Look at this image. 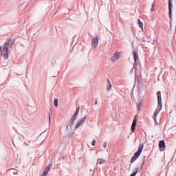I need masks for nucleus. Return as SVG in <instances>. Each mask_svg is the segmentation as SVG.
<instances>
[{"mask_svg":"<svg viewBox=\"0 0 176 176\" xmlns=\"http://www.w3.org/2000/svg\"><path fill=\"white\" fill-rule=\"evenodd\" d=\"M142 149H144V144H141L139 145L138 151L134 153L133 157L131 160V163H134L138 157H140L141 153L142 152Z\"/></svg>","mask_w":176,"mask_h":176,"instance_id":"f03ea898","label":"nucleus"},{"mask_svg":"<svg viewBox=\"0 0 176 176\" xmlns=\"http://www.w3.org/2000/svg\"><path fill=\"white\" fill-rule=\"evenodd\" d=\"M135 126H137V119L134 118L131 126L132 133H134V131H135Z\"/></svg>","mask_w":176,"mask_h":176,"instance_id":"1a4fd4ad","label":"nucleus"},{"mask_svg":"<svg viewBox=\"0 0 176 176\" xmlns=\"http://www.w3.org/2000/svg\"><path fill=\"white\" fill-rule=\"evenodd\" d=\"M76 119V116H74V114L69 122V124L67 126V129H68V127H70V129H72V124H74V122H75Z\"/></svg>","mask_w":176,"mask_h":176,"instance_id":"39448f33","label":"nucleus"},{"mask_svg":"<svg viewBox=\"0 0 176 176\" xmlns=\"http://www.w3.org/2000/svg\"><path fill=\"white\" fill-rule=\"evenodd\" d=\"M79 109H80V108L78 107L77 110L76 111V112L74 114L75 116H78V113H79Z\"/></svg>","mask_w":176,"mask_h":176,"instance_id":"aec40b11","label":"nucleus"},{"mask_svg":"<svg viewBox=\"0 0 176 176\" xmlns=\"http://www.w3.org/2000/svg\"><path fill=\"white\" fill-rule=\"evenodd\" d=\"M158 113H159V111H157V109H156L155 113H154V115H153V118L154 119H156V116H157Z\"/></svg>","mask_w":176,"mask_h":176,"instance_id":"f3484780","label":"nucleus"},{"mask_svg":"<svg viewBox=\"0 0 176 176\" xmlns=\"http://www.w3.org/2000/svg\"><path fill=\"white\" fill-rule=\"evenodd\" d=\"M139 27L141 28L142 31H144V24L142 23H139Z\"/></svg>","mask_w":176,"mask_h":176,"instance_id":"a211bd4d","label":"nucleus"},{"mask_svg":"<svg viewBox=\"0 0 176 176\" xmlns=\"http://www.w3.org/2000/svg\"><path fill=\"white\" fill-rule=\"evenodd\" d=\"M9 43H6L3 47H0V54L3 56L4 60H6L9 57Z\"/></svg>","mask_w":176,"mask_h":176,"instance_id":"f257e3e1","label":"nucleus"},{"mask_svg":"<svg viewBox=\"0 0 176 176\" xmlns=\"http://www.w3.org/2000/svg\"><path fill=\"white\" fill-rule=\"evenodd\" d=\"M151 10L155 12V3H152Z\"/></svg>","mask_w":176,"mask_h":176,"instance_id":"6ab92c4d","label":"nucleus"},{"mask_svg":"<svg viewBox=\"0 0 176 176\" xmlns=\"http://www.w3.org/2000/svg\"><path fill=\"white\" fill-rule=\"evenodd\" d=\"M138 170H139V168H137L135 169V171H134L130 176H135V175H137V174L138 173Z\"/></svg>","mask_w":176,"mask_h":176,"instance_id":"2eb2a0df","label":"nucleus"},{"mask_svg":"<svg viewBox=\"0 0 176 176\" xmlns=\"http://www.w3.org/2000/svg\"><path fill=\"white\" fill-rule=\"evenodd\" d=\"M46 175H47L46 173H43L42 175H41V176H46Z\"/></svg>","mask_w":176,"mask_h":176,"instance_id":"5701e85b","label":"nucleus"},{"mask_svg":"<svg viewBox=\"0 0 176 176\" xmlns=\"http://www.w3.org/2000/svg\"><path fill=\"white\" fill-rule=\"evenodd\" d=\"M141 168H142V166H141Z\"/></svg>","mask_w":176,"mask_h":176,"instance_id":"bb28decb","label":"nucleus"},{"mask_svg":"<svg viewBox=\"0 0 176 176\" xmlns=\"http://www.w3.org/2000/svg\"><path fill=\"white\" fill-rule=\"evenodd\" d=\"M107 82L109 83V87L107 88V90H111V89H112V85L111 84V81H109V79L107 80Z\"/></svg>","mask_w":176,"mask_h":176,"instance_id":"dca6fc26","label":"nucleus"},{"mask_svg":"<svg viewBox=\"0 0 176 176\" xmlns=\"http://www.w3.org/2000/svg\"><path fill=\"white\" fill-rule=\"evenodd\" d=\"M168 11H169V17H171L172 9H173V0H168Z\"/></svg>","mask_w":176,"mask_h":176,"instance_id":"6e6552de","label":"nucleus"},{"mask_svg":"<svg viewBox=\"0 0 176 176\" xmlns=\"http://www.w3.org/2000/svg\"><path fill=\"white\" fill-rule=\"evenodd\" d=\"M92 146H96V140L92 141Z\"/></svg>","mask_w":176,"mask_h":176,"instance_id":"4be33fe9","label":"nucleus"},{"mask_svg":"<svg viewBox=\"0 0 176 176\" xmlns=\"http://www.w3.org/2000/svg\"><path fill=\"white\" fill-rule=\"evenodd\" d=\"M133 58H134L135 63H137L138 60V52H137V51L133 52Z\"/></svg>","mask_w":176,"mask_h":176,"instance_id":"f8f14e48","label":"nucleus"},{"mask_svg":"<svg viewBox=\"0 0 176 176\" xmlns=\"http://www.w3.org/2000/svg\"><path fill=\"white\" fill-rule=\"evenodd\" d=\"M157 96L158 107H160V109H162V93L160 92V91H158L157 92Z\"/></svg>","mask_w":176,"mask_h":176,"instance_id":"20e7f679","label":"nucleus"},{"mask_svg":"<svg viewBox=\"0 0 176 176\" xmlns=\"http://www.w3.org/2000/svg\"><path fill=\"white\" fill-rule=\"evenodd\" d=\"M96 163L97 164H105L107 163V160L102 158H98Z\"/></svg>","mask_w":176,"mask_h":176,"instance_id":"9d476101","label":"nucleus"},{"mask_svg":"<svg viewBox=\"0 0 176 176\" xmlns=\"http://www.w3.org/2000/svg\"><path fill=\"white\" fill-rule=\"evenodd\" d=\"M138 23H141V20L140 19H138Z\"/></svg>","mask_w":176,"mask_h":176,"instance_id":"a878e982","label":"nucleus"},{"mask_svg":"<svg viewBox=\"0 0 176 176\" xmlns=\"http://www.w3.org/2000/svg\"><path fill=\"white\" fill-rule=\"evenodd\" d=\"M159 148H166V143H164V140H161L159 142Z\"/></svg>","mask_w":176,"mask_h":176,"instance_id":"9b49d317","label":"nucleus"},{"mask_svg":"<svg viewBox=\"0 0 176 176\" xmlns=\"http://www.w3.org/2000/svg\"><path fill=\"white\" fill-rule=\"evenodd\" d=\"M54 104L56 107V108H57V107H58V100L57 98H56L54 101Z\"/></svg>","mask_w":176,"mask_h":176,"instance_id":"4468645a","label":"nucleus"},{"mask_svg":"<svg viewBox=\"0 0 176 176\" xmlns=\"http://www.w3.org/2000/svg\"><path fill=\"white\" fill-rule=\"evenodd\" d=\"M86 119H87V118L86 116H85L82 119H81L80 121H78L76 126H75V129H78V127L81 125L83 124V123H85V122H86Z\"/></svg>","mask_w":176,"mask_h":176,"instance_id":"423d86ee","label":"nucleus"},{"mask_svg":"<svg viewBox=\"0 0 176 176\" xmlns=\"http://www.w3.org/2000/svg\"><path fill=\"white\" fill-rule=\"evenodd\" d=\"M103 146H104V149H107V146H108V143H107V142H105L103 144Z\"/></svg>","mask_w":176,"mask_h":176,"instance_id":"412c9836","label":"nucleus"},{"mask_svg":"<svg viewBox=\"0 0 176 176\" xmlns=\"http://www.w3.org/2000/svg\"><path fill=\"white\" fill-rule=\"evenodd\" d=\"M49 121L50 122V113H49Z\"/></svg>","mask_w":176,"mask_h":176,"instance_id":"393cba45","label":"nucleus"},{"mask_svg":"<svg viewBox=\"0 0 176 176\" xmlns=\"http://www.w3.org/2000/svg\"><path fill=\"white\" fill-rule=\"evenodd\" d=\"M91 46L94 47V49L97 48V46H98V38H94L92 39Z\"/></svg>","mask_w":176,"mask_h":176,"instance_id":"0eeeda50","label":"nucleus"},{"mask_svg":"<svg viewBox=\"0 0 176 176\" xmlns=\"http://www.w3.org/2000/svg\"><path fill=\"white\" fill-rule=\"evenodd\" d=\"M120 58V52L116 51L113 56H111V63H115L116 61H118V60H119V58Z\"/></svg>","mask_w":176,"mask_h":176,"instance_id":"7ed1b4c3","label":"nucleus"},{"mask_svg":"<svg viewBox=\"0 0 176 176\" xmlns=\"http://www.w3.org/2000/svg\"><path fill=\"white\" fill-rule=\"evenodd\" d=\"M50 168H52V166L50 165H49L48 166H46L43 173L47 175V173L50 171Z\"/></svg>","mask_w":176,"mask_h":176,"instance_id":"ddd939ff","label":"nucleus"},{"mask_svg":"<svg viewBox=\"0 0 176 176\" xmlns=\"http://www.w3.org/2000/svg\"><path fill=\"white\" fill-rule=\"evenodd\" d=\"M97 104H98V101L96 100L95 102V105H97Z\"/></svg>","mask_w":176,"mask_h":176,"instance_id":"b1692460","label":"nucleus"}]
</instances>
